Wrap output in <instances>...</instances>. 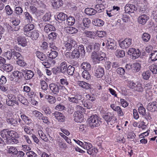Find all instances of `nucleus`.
<instances>
[{
  "instance_id": "c85d7f7f",
  "label": "nucleus",
  "mask_w": 157,
  "mask_h": 157,
  "mask_svg": "<svg viewBox=\"0 0 157 157\" xmlns=\"http://www.w3.org/2000/svg\"><path fill=\"white\" fill-rule=\"evenodd\" d=\"M56 30L55 27L52 25L49 24L46 25L44 28V31L46 33H48L52 31H54Z\"/></svg>"
},
{
  "instance_id": "a211bd4d",
  "label": "nucleus",
  "mask_w": 157,
  "mask_h": 157,
  "mask_svg": "<svg viewBox=\"0 0 157 157\" xmlns=\"http://www.w3.org/2000/svg\"><path fill=\"white\" fill-rule=\"evenodd\" d=\"M75 44V42L73 39H71L70 41L66 42L64 43L65 49L67 51H70L72 48L73 45Z\"/></svg>"
},
{
  "instance_id": "58836bf2",
  "label": "nucleus",
  "mask_w": 157,
  "mask_h": 157,
  "mask_svg": "<svg viewBox=\"0 0 157 157\" xmlns=\"http://www.w3.org/2000/svg\"><path fill=\"white\" fill-rule=\"evenodd\" d=\"M81 22H82L83 25L84 27L88 28L90 26V21L89 18H84L82 21H81Z\"/></svg>"
},
{
  "instance_id": "052dcab7",
  "label": "nucleus",
  "mask_w": 157,
  "mask_h": 157,
  "mask_svg": "<svg viewBox=\"0 0 157 157\" xmlns=\"http://www.w3.org/2000/svg\"><path fill=\"white\" fill-rule=\"evenodd\" d=\"M40 84L41 88L43 90H47L48 86L45 81L43 80L40 81Z\"/></svg>"
},
{
  "instance_id": "423d86ee",
  "label": "nucleus",
  "mask_w": 157,
  "mask_h": 157,
  "mask_svg": "<svg viewBox=\"0 0 157 157\" xmlns=\"http://www.w3.org/2000/svg\"><path fill=\"white\" fill-rule=\"evenodd\" d=\"M132 43V39L130 38H126L124 40L119 43V45L122 49H126L128 48Z\"/></svg>"
},
{
  "instance_id": "f704fd0d",
  "label": "nucleus",
  "mask_w": 157,
  "mask_h": 157,
  "mask_svg": "<svg viewBox=\"0 0 157 157\" xmlns=\"http://www.w3.org/2000/svg\"><path fill=\"white\" fill-rule=\"evenodd\" d=\"M38 134L41 138L44 141L46 142L48 141V139L42 130H39L38 131Z\"/></svg>"
},
{
  "instance_id": "c03bdc74",
  "label": "nucleus",
  "mask_w": 157,
  "mask_h": 157,
  "mask_svg": "<svg viewBox=\"0 0 157 157\" xmlns=\"http://www.w3.org/2000/svg\"><path fill=\"white\" fill-rule=\"evenodd\" d=\"M66 24L68 25H73L75 23V21L74 18L72 17H69L66 18Z\"/></svg>"
},
{
  "instance_id": "a878e982",
  "label": "nucleus",
  "mask_w": 157,
  "mask_h": 157,
  "mask_svg": "<svg viewBox=\"0 0 157 157\" xmlns=\"http://www.w3.org/2000/svg\"><path fill=\"white\" fill-rule=\"evenodd\" d=\"M85 12L89 15H93L97 13V10H94V9L92 8H87L85 10Z\"/></svg>"
},
{
  "instance_id": "0e129e2a",
  "label": "nucleus",
  "mask_w": 157,
  "mask_h": 157,
  "mask_svg": "<svg viewBox=\"0 0 157 157\" xmlns=\"http://www.w3.org/2000/svg\"><path fill=\"white\" fill-rule=\"evenodd\" d=\"M65 109V106L61 104L57 105L55 107V109L57 111H62Z\"/></svg>"
},
{
  "instance_id": "39448f33",
  "label": "nucleus",
  "mask_w": 157,
  "mask_h": 157,
  "mask_svg": "<svg viewBox=\"0 0 157 157\" xmlns=\"http://www.w3.org/2000/svg\"><path fill=\"white\" fill-rule=\"evenodd\" d=\"M94 72V76L98 78L102 77L105 73L104 68L99 66L95 67Z\"/></svg>"
},
{
  "instance_id": "c9c22d12",
  "label": "nucleus",
  "mask_w": 157,
  "mask_h": 157,
  "mask_svg": "<svg viewBox=\"0 0 157 157\" xmlns=\"http://www.w3.org/2000/svg\"><path fill=\"white\" fill-rule=\"evenodd\" d=\"M151 38L150 35L147 33H145L141 36V39L143 41L145 42L148 41Z\"/></svg>"
},
{
  "instance_id": "9b49d317",
  "label": "nucleus",
  "mask_w": 157,
  "mask_h": 157,
  "mask_svg": "<svg viewBox=\"0 0 157 157\" xmlns=\"http://www.w3.org/2000/svg\"><path fill=\"white\" fill-rule=\"evenodd\" d=\"M105 45L106 48L108 50H115L117 48L116 43L113 40H107Z\"/></svg>"
},
{
  "instance_id": "393cba45",
  "label": "nucleus",
  "mask_w": 157,
  "mask_h": 157,
  "mask_svg": "<svg viewBox=\"0 0 157 157\" xmlns=\"http://www.w3.org/2000/svg\"><path fill=\"white\" fill-rule=\"evenodd\" d=\"M132 71L133 72H138L141 69V64L139 63H132Z\"/></svg>"
},
{
  "instance_id": "603ef678",
  "label": "nucleus",
  "mask_w": 157,
  "mask_h": 157,
  "mask_svg": "<svg viewBox=\"0 0 157 157\" xmlns=\"http://www.w3.org/2000/svg\"><path fill=\"white\" fill-rule=\"evenodd\" d=\"M29 11L32 14H35L36 15H38V10L37 8L33 6H30L29 8Z\"/></svg>"
},
{
  "instance_id": "a19ab883",
  "label": "nucleus",
  "mask_w": 157,
  "mask_h": 157,
  "mask_svg": "<svg viewBox=\"0 0 157 157\" xmlns=\"http://www.w3.org/2000/svg\"><path fill=\"white\" fill-rule=\"evenodd\" d=\"M34 75L33 72L31 70H28L25 75V78L26 80H29L32 78Z\"/></svg>"
},
{
  "instance_id": "864d4df0",
  "label": "nucleus",
  "mask_w": 157,
  "mask_h": 157,
  "mask_svg": "<svg viewBox=\"0 0 157 157\" xmlns=\"http://www.w3.org/2000/svg\"><path fill=\"white\" fill-rule=\"evenodd\" d=\"M57 36L56 33L53 32L49 34L48 36V38L51 41H52L56 39Z\"/></svg>"
},
{
  "instance_id": "2eb2a0df",
  "label": "nucleus",
  "mask_w": 157,
  "mask_h": 157,
  "mask_svg": "<svg viewBox=\"0 0 157 157\" xmlns=\"http://www.w3.org/2000/svg\"><path fill=\"white\" fill-rule=\"evenodd\" d=\"M157 103V102L155 101L150 102L147 105V109L151 112L156 111V109L157 108L156 106Z\"/></svg>"
},
{
  "instance_id": "20e7f679",
  "label": "nucleus",
  "mask_w": 157,
  "mask_h": 157,
  "mask_svg": "<svg viewBox=\"0 0 157 157\" xmlns=\"http://www.w3.org/2000/svg\"><path fill=\"white\" fill-rule=\"evenodd\" d=\"M128 55L132 56V58L136 59L140 56L141 52L138 49H135L133 48H130L128 51Z\"/></svg>"
},
{
  "instance_id": "6ab92c4d",
  "label": "nucleus",
  "mask_w": 157,
  "mask_h": 157,
  "mask_svg": "<svg viewBox=\"0 0 157 157\" xmlns=\"http://www.w3.org/2000/svg\"><path fill=\"white\" fill-rule=\"evenodd\" d=\"M50 90L54 94H57L59 92V88L58 85L54 83H52L49 85Z\"/></svg>"
},
{
  "instance_id": "412c9836",
  "label": "nucleus",
  "mask_w": 157,
  "mask_h": 157,
  "mask_svg": "<svg viewBox=\"0 0 157 157\" xmlns=\"http://www.w3.org/2000/svg\"><path fill=\"white\" fill-rule=\"evenodd\" d=\"M28 34L27 36L31 37L32 39L33 40H37L39 36L38 31L36 30H34Z\"/></svg>"
},
{
  "instance_id": "473e14b6",
  "label": "nucleus",
  "mask_w": 157,
  "mask_h": 157,
  "mask_svg": "<svg viewBox=\"0 0 157 157\" xmlns=\"http://www.w3.org/2000/svg\"><path fill=\"white\" fill-rule=\"evenodd\" d=\"M67 18V14L63 13H59L57 16V18L59 20L58 21L60 22L65 20Z\"/></svg>"
},
{
  "instance_id": "f3484780",
  "label": "nucleus",
  "mask_w": 157,
  "mask_h": 157,
  "mask_svg": "<svg viewBox=\"0 0 157 157\" xmlns=\"http://www.w3.org/2000/svg\"><path fill=\"white\" fill-rule=\"evenodd\" d=\"M149 19V16L144 14L141 15L138 17V21L140 24L144 25L146 23Z\"/></svg>"
},
{
  "instance_id": "4be33fe9",
  "label": "nucleus",
  "mask_w": 157,
  "mask_h": 157,
  "mask_svg": "<svg viewBox=\"0 0 157 157\" xmlns=\"http://www.w3.org/2000/svg\"><path fill=\"white\" fill-rule=\"evenodd\" d=\"M24 19L29 23L32 22L33 18L32 16L28 12H25L24 13Z\"/></svg>"
},
{
  "instance_id": "5fc2aeb1",
  "label": "nucleus",
  "mask_w": 157,
  "mask_h": 157,
  "mask_svg": "<svg viewBox=\"0 0 157 157\" xmlns=\"http://www.w3.org/2000/svg\"><path fill=\"white\" fill-rule=\"evenodd\" d=\"M15 13L17 15H21L23 12L22 8L20 6L15 7L14 9Z\"/></svg>"
},
{
  "instance_id": "aec40b11",
  "label": "nucleus",
  "mask_w": 157,
  "mask_h": 157,
  "mask_svg": "<svg viewBox=\"0 0 157 157\" xmlns=\"http://www.w3.org/2000/svg\"><path fill=\"white\" fill-rule=\"evenodd\" d=\"M7 153L10 155H16L17 153V150L16 147L13 146L7 147Z\"/></svg>"
},
{
  "instance_id": "69168bd1",
  "label": "nucleus",
  "mask_w": 157,
  "mask_h": 157,
  "mask_svg": "<svg viewBox=\"0 0 157 157\" xmlns=\"http://www.w3.org/2000/svg\"><path fill=\"white\" fill-rule=\"evenodd\" d=\"M13 55L16 57V59L18 60L20 59H22L23 57L21 54L18 52H16L15 51H12Z\"/></svg>"
},
{
  "instance_id": "1a4fd4ad",
  "label": "nucleus",
  "mask_w": 157,
  "mask_h": 157,
  "mask_svg": "<svg viewBox=\"0 0 157 157\" xmlns=\"http://www.w3.org/2000/svg\"><path fill=\"white\" fill-rule=\"evenodd\" d=\"M137 10L134 5L131 4H127L124 6V10L126 13H132Z\"/></svg>"
},
{
  "instance_id": "4c0bfd02",
  "label": "nucleus",
  "mask_w": 157,
  "mask_h": 157,
  "mask_svg": "<svg viewBox=\"0 0 157 157\" xmlns=\"http://www.w3.org/2000/svg\"><path fill=\"white\" fill-rule=\"evenodd\" d=\"M115 54L118 58L123 57L125 55L124 51L120 49L117 50L115 52Z\"/></svg>"
},
{
  "instance_id": "3c124183",
  "label": "nucleus",
  "mask_w": 157,
  "mask_h": 157,
  "mask_svg": "<svg viewBox=\"0 0 157 157\" xmlns=\"http://www.w3.org/2000/svg\"><path fill=\"white\" fill-rule=\"evenodd\" d=\"M75 71V68L73 66L69 65L68 67L67 70V73L69 75H73Z\"/></svg>"
},
{
  "instance_id": "338daca9",
  "label": "nucleus",
  "mask_w": 157,
  "mask_h": 157,
  "mask_svg": "<svg viewBox=\"0 0 157 157\" xmlns=\"http://www.w3.org/2000/svg\"><path fill=\"white\" fill-rule=\"evenodd\" d=\"M33 113L34 115L38 117L39 120H41V117L43 115L41 113L37 110L33 111Z\"/></svg>"
},
{
  "instance_id": "09e8293b",
  "label": "nucleus",
  "mask_w": 157,
  "mask_h": 157,
  "mask_svg": "<svg viewBox=\"0 0 157 157\" xmlns=\"http://www.w3.org/2000/svg\"><path fill=\"white\" fill-rule=\"evenodd\" d=\"M90 84L85 82L79 81V86L86 89H88L90 88Z\"/></svg>"
},
{
  "instance_id": "ddd939ff",
  "label": "nucleus",
  "mask_w": 157,
  "mask_h": 157,
  "mask_svg": "<svg viewBox=\"0 0 157 157\" xmlns=\"http://www.w3.org/2000/svg\"><path fill=\"white\" fill-rule=\"evenodd\" d=\"M110 107L113 111L117 112L118 116H123L124 113L120 107L117 106L113 104H111Z\"/></svg>"
},
{
  "instance_id": "f03ea898",
  "label": "nucleus",
  "mask_w": 157,
  "mask_h": 157,
  "mask_svg": "<svg viewBox=\"0 0 157 157\" xmlns=\"http://www.w3.org/2000/svg\"><path fill=\"white\" fill-rule=\"evenodd\" d=\"M101 118L96 114L93 115L88 118L87 121L91 128L99 127L101 124Z\"/></svg>"
},
{
  "instance_id": "f257e3e1",
  "label": "nucleus",
  "mask_w": 157,
  "mask_h": 157,
  "mask_svg": "<svg viewBox=\"0 0 157 157\" xmlns=\"http://www.w3.org/2000/svg\"><path fill=\"white\" fill-rule=\"evenodd\" d=\"M91 57L93 61L95 63L105 62L107 58L105 53L101 51L98 52H93L91 53Z\"/></svg>"
},
{
  "instance_id": "4d7b16f0",
  "label": "nucleus",
  "mask_w": 157,
  "mask_h": 157,
  "mask_svg": "<svg viewBox=\"0 0 157 157\" xmlns=\"http://www.w3.org/2000/svg\"><path fill=\"white\" fill-rule=\"evenodd\" d=\"M149 69L153 74L157 73V65L152 64L149 67Z\"/></svg>"
},
{
  "instance_id": "13d9d810",
  "label": "nucleus",
  "mask_w": 157,
  "mask_h": 157,
  "mask_svg": "<svg viewBox=\"0 0 157 157\" xmlns=\"http://www.w3.org/2000/svg\"><path fill=\"white\" fill-rule=\"evenodd\" d=\"M42 109L46 114H50L51 113V109L47 105H44L42 107Z\"/></svg>"
},
{
  "instance_id": "e2e57ef3",
  "label": "nucleus",
  "mask_w": 157,
  "mask_h": 157,
  "mask_svg": "<svg viewBox=\"0 0 157 157\" xmlns=\"http://www.w3.org/2000/svg\"><path fill=\"white\" fill-rule=\"evenodd\" d=\"M128 87L135 90L136 87L137 85L133 81H128Z\"/></svg>"
},
{
  "instance_id": "bb28decb",
  "label": "nucleus",
  "mask_w": 157,
  "mask_h": 157,
  "mask_svg": "<svg viewBox=\"0 0 157 157\" xmlns=\"http://www.w3.org/2000/svg\"><path fill=\"white\" fill-rule=\"evenodd\" d=\"M60 71L63 73H65L67 71V64L65 61L62 62L60 65Z\"/></svg>"
},
{
  "instance_id": "dca6fc26",
  "label": "nucleus",
  "mask_w": 157,
  "mask_h": 157,
  "mask_svg": "<svg viewBox=\"0 0 157 157\" xmlns=\"http://www.w3.org/2000/svg\"><path fill=\"white\" fill-rule=\"evenodd\" d=\"M102 118L107 122H109L111 121L112 119L114 118V115L110 112H108L104 113L102 116Z\"/></svg>"
},
{
  "instance_id": "4468645a",
  "label": "nucleus",
  "mask_w": 157,
  "mask_h": 157,
  "mask_svg": "<svg viewBox=\"0 0 157 157\" xmlns=\"http://www.w3.org/2000/svg\"><path fill=\"white\" fill-rule=\"evenodd\" d=\"M18 45L24 47L27 45V41L26 39L24 36H19L17 39Z\"/></svg>"
},
{
  "instance_id": "37998d69",
  "label": "nucleus",
  "mask_w": 157,
  "mask_h": 157,
  "mask_svg": "<svg viewBox=\"0 0 157 157\" xmlns=\"http://www.w3.org/2000/svg\"><path fill=\"white\" fill-rule=\"evenodd\" d=\"M45 98L47 99L48 102L51 104L55 103L56 101L55 97L49 95H46Z\"/></svg>"
},
{
  "instance_id": "49530a36",
  "label": "nucleus",
  "mask_w": 157,
  "mask_h": 157,
  "mask_svg": "<svg viewBox=\"0 0 157 157\" xmlns=\"http://www.w3.org/2000/svg\"><path fill=\"white\" fill-rule=\"evenodd\" d=\"M85 52L83 45H79V56L81 55L82 58H83L85 56Z\"/></svg>"
},
{
  "instance_id": "e433bc0d",
  "label": "nucleus",
  "mask_w": 157,
  "mask_h": 157,
  "mask_svg": "<svg viewBox=\"0 0 157 157\" xmlns=\"http://www.w3.org/2000/svg\"><path fill=\"white\" fill-rule=\"evenodd\" d=\"M9 131L7 129H4L1 132V135L3 138H5L7 140L9 137Z\"/></svg>"
},
{
  "instance_id": "0eeeda50",
  "label": "nucleus",
  "mask_w": 157,
  "mask_h": 157,
  "mask_svg": "<svg viewBox=\"0 0 157 157\" xmlns=\"http://www.w3.org/2000/svg\"><path fill=\"white\" fill-rule=\"evenodd\" d=\"M34 28V25L31 23H29L28 24L25 25L23 28L24 34L27 36L28 34L30 33L31 32H30Z\"/></svg>"
},
{
  "instance_id": "79ce46f5",
  "label": "nucleus",
  "mask_w": 157,
  "mask_h": 157,
  "mask_svg": "<svg viewBox=\"0 0 157 157\" xmlns=\"http://www.w3.org/2000/svg\"><path fill=\"white\" fill-rule=\"evenodd\" d=\"M58 54V53L56 51L51 50L50 53L47 55L50 59H53L57 56Z\"/></svg>"
},
{
  "instance_id": "f8f14e48",
  "label": "nucleus",
  "mask_w": 157,
  "mask_h": 157,
  "mask_svg": "<svg viewBox=\"0 0 157 157\" xmlns=\"http://www.w3.org/2000/svg\"><path fill=\"white\" fill-rule=\"evenodd\" d=\"M52 116H54L56 119L59 121L63 122L65 119V117L61 113L56 111L52 114Z\"/></svg>"
},
{
  "instance_id": "8fccbe9b",
  "label": "nucleus",
  "mask_w": 157,
  "mask_h": 157,
  "mask_svg": "<svg viewBox=\"0 0 157 157\" xmlns=\"http://www.w3.org/2000/svg\"><path fill=\"white\" fill-rule=\"evenodd\" d=\"M84 33L87 37L93 39H94L96 37L95 33L93 32L85 31Z\"/></svg>"
},
{
  "instance_id": "680f3d73",
  "label": "nucleus",
  "mask_w": 157,
  "mask_h": 157,
  "mask_svg": "<svg viewBox=\"0 0 157 157\" xmlns=\"http://www.w3.org/2000/svg\"><path fill=\"white\" fill-rule=\"evenodd\" d=\"M5 10L6 14L8 15H11L13 13V10L8 5L5 7Z\"/></svg>"
},
{
  "instance_id": "5701e85b",
  "label": "nucleus",
  "mask_w": 157,
  "mask_h": 157,
  "mask_svg": "<svg viewBox=\"0 0 157 157\" xmlns=\"http://www.w3.org/2000/svg\"><path fill=\"white\" fill-rule=\"evenodd\" d=\"M93 24L96 26L101 27L104 24V22L102 20L98 19H94L92 22Z\"/></svg>"
},
{
  "instance_id": "c756f323",
  "label": "nucleus",
  "mask_w": 157,
  "mask_h": 157,
  "mask_svg": "<svg viewBox=\"0 0 157 157\" xmlns=\"http://www.w3.org/2000/svg\"><path fill=\"white\" fill-rule=\"evenodd\" d=\"M65 30L67 33L71 34L75 33L78 32L76 29L72 27H67L65 28Z\"/></svg>"
},
{
  "instance_id": "7c9ffc66",
  "label": "nucleus",
  "mask_w": 157,
  "mask_h": 157,
  "mask_svg": "<svg viewBox=\"0 0 157 157\" xmlns=\"http://www.w3.org/2000/svg\"><path fill=\"white\" fill-rule=\"evenodd\" d=\"M80 67L81 69H82L85 71H88L91 69V66L89 63L85 62L81 64Z\"/></svg>"
},
{
  "instance_id": "6e6d98bb",
  "label": "nucleus",
  "mask_w": 157,
  "mask_h": 157,
  "mask_svg": "<svg viewBox=\"0 0 157 157\" xmlns=\"http://www.w3.org/2000/svg\"><path fill=\"white\" fill-rule=\"evenodd\" d=\"M142 75L143 78L145 80L148 79L151 75V72L150 71H147L143 73Z\"/></svg>"
},
{
  "instance_id": "bf43d9fd",
  "label": "nucleus",
  "mask_w": 157,
  "mask_h": 157,
  "mask_svg": "<svg viewBox=\"0 0 157 157\" xmlns=\"http://www.w3.org/2000/svg\"><path fill=\"white\" fill-rule=\"evenodd\" d=\"M82 77L85 79L89 80L90 79V75L87 71H84L82 73Z\"/></svg>"
},
{
  "instance_id": "ea45409f",
  "label": "nucleus",
  "mask_w": 157,
  "mask_h": 157,
  "mask_svg": "<svg viewBox=\"0 0 157 157\" xmlns=\"http://www.w3.org/2000/svg\"><path fill=\"white\" fill-rule=\"evenodd\" d=\"M68 99L70 101L76 104H77L78 102V97L77 95H72L68 97Z\"/></svg>"
},
{
  "instance_id": "de8ad7c7",
  "label": "nucleus",
  "mask_w": 157,
  "mask_h": 157,
  "mask_svg": "<svg viewBox=\"0 0 157 157\" xmlns=\"http://www.w3.org/2000/svg\"><path fill=\"white\" fill-rule=\"evenodd\" d=\"M150 58L153 61L157 60V51H154L151 52L150 54Z\"/></svg>"
},
{
  "instance_id": "b1692460",
  "label": "nucleus",
  "mask_w": 157,
  "mask_h": 157,
  "mask_svg": "<svg viewBox=\"0 0 157 157\" xmlns=\"http://www.w3.org/2000/svg\"><path fill=\"white\" fill-rule=\"evenodd\" d=\"M87 104L85 103V101L81 95H79V110L81 109L83 110H84L83 107H86Z\"/></svg>"
},
{
  "instance_id": "774afa93",
  "label": "nucleus",
  "mask_w": 157,
  "mask_h": 157,
  "mask_svg": "<svg viewBox=\"0 0 157 157\" xmlns=\"http://www.w3.org/2000/svg\"><path fill=\"white\" fill-rule=\"evenodd\" d=\"M51 16V14L50 13H46L43 17L42 19L45 22L48 21L50 20Z\"/></svg>"
},
{
  "instance_id": "9d476101",
  "label": "nucleus",
  "mask_w": 157,
  "mask_h": 157,
  "mask_svg": "<svg viewBox=\"0 0 157 157\" xmlns=\"http://www.w3.org/2000/svg\"><path fill=\"white\" fill-rule=\"evenodd\" d=\"M52 6L55 9L57 10L63 5L62 0H51Z\"/></svg>"
},
{
  "instance_id": "a18cd8bd",
  "label": "nucleus",
  "mask_w": 157,
  "mask_h": 157,
  "mask_svg": "<svg viewBox=\"0 0 157 157\" xmlns=\"http://www.w3.org/2000/svg\"><path fill=\"white\" fill-rule=\"evenodd\" d=\"M78 58V48H76L74 49L72 52L71 54V58Z\"/></svg>"
},
{
  "instance_id": "cd10ccee",
  "label": "nucleus",
  "mask_w": 157,
  "mask_h": 157,
  "mask_svg": "<svg viewBox=\"0 0 157 157\" xmlns=\"http://www.w3.org/2000/svg\"><path fill=\"white\" fill-rule=\"evenodd\" d=\"M36 56L40 60L44 61L47 59L46 56L43 53L39 51H37L36 53Z\"/></svg>"
},
{
  "instance_id": "72a5a7b5",
  "label": "nucleus",
  "mask_w": 157,
  "mask_h": 157,
  "mask_svg": "<svg viewBox=\"0 0 157 157\" xmlns=\"http://www.w3.org/2000/svg\"><path fill=\"white\" fill-rule=\"evenodd\" d=\"M6 121L7 122L12 125L14 126L17 125L18 124L17 120L13 118H7Z\"/></svg>"
},
{
  "instance_id": "7ed1b4c3",
  "label": "nucleus",
  "mask_w": 157,
  "mask_h": 157,
  "mask_svg": "<svg viewBox=\"0 0 157 157\" xmlns=\"http://www.w3.org/2000/svg\"><path fill=\"white\" fill-rule=\"evenodd\" d=\"M8 99H6V103L9 106H13L15 104L17 105L19 104L18 102L16 100L15 96L12 94H9L7 96Z\"/></svg>"
},
{
  "instance_id": "2f4dec72",
  "label": "nucleus",
  "mask_w": 157,
  "mask_h": 157,
  "mask_svg": "<svg viewBox=\"0 0 157 157\" xmlns=\"http://www.w3.org/2000/svg\"><path fill=\"white\" fill-rule=\"evenodd\" d=\"M2 68L4 71L6 72H9L12 71L13 67L12 65L10 64H5L2 65Z\"/></svg>"
},
{
  "instance_id": "6e6552de",
  "label": "nucleus",
  "mask_w": 157,
  "mask_h": 157,
  "mask_svg": "<svg viewBox=\"0 0 157 157\" xmlns=\"http://www.w3.org/2000/svg\"><path fill=\"white\" fill-rule=\"evenodd\" d=\"M87 153L91 155H95L98 152V149L95 147L93 146L92 144L90 143L86 148Z\"/></svg>"
}]
</instances>
